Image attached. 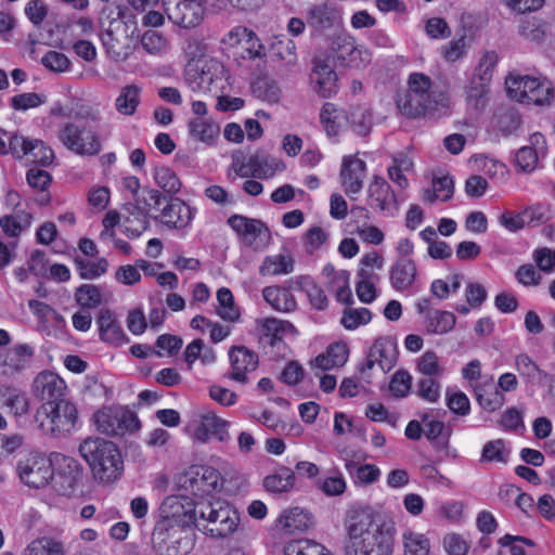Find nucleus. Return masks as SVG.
Returning <instances> with one entry per match:
<instances>
[{
    "mask_svg": "<svg viewBox=\"0 0 555 555\" xmlns=\"http://www.w3.org/2000/svg\"><path fill=\"white\" fill-rule=\"evenodd\" d=\"M56 138L67 150L80 156H95L102 150L98 131L73 121L61 124L56 130Z\"/></svg>",
    "mask_w": 555,
    "mask_h": 555,
    "instance_id": "6",
    "label": "nucleus"
},
{
    "mask_svg": "<svg viewBox=\"0 0 555 555\" xmlns=\"http://www.w3.org/2000/svg\"><path fill=\"white\" fill-rule=\"evenodd\" d=\"M230 370L227 376L241 384L248 383V374L259 364L258 354L244 346H234L229 350Z\"/></svg>",
    "mask_w": 555,
    "mask_h": 555,
    "instance_id": "15",
    "label": "nucleus"
},
{
    "mask_svg": "<svg viewBox=\"0 0 555 555\" xmlns=\"http://www.w3.org/2000/svg\"><path fill=\"white\" fill-rule=\"evenodd\" d=\"M349 122L353 131L359 135H366L371 130L372 116L364 108L356 107L349 113Z\"/></svg>",
    "mask_w": 555,
    "mask_h": 555,
    "instance_id": "61",
    "label": "nucleus"
},
{
    "mask_svg": "<svg viewBox=\"0 0 555 555\" xmlns=\"http://www.w3.org/2000/svg\"><path fill=\"white\" fill-rule=\"evenodd\" d=\"M331 49L341 65L352 68H363L372 59L371 52L364 46L357 44L356 39L347 34L337 35Z\"/></svg>",
    "mask_w": 555,
    "mask_h": 555,
    "instance_id": "13",
    "label": "nucleus"
},
{
    "mask_svg": "<svg viewBox=\"0 0 555 555\" xmlns=\"http://www.w3.org/2000/svg\"><path fill=\"white\" fill-rule=\"evenodd\" d=\"M31 215L26 211H17L14 215H5L0 218V228L9 236H17L30 227Z\"/></svg>",
    "mask_w": 555,
    "mask_h": 555,
    "instance_id": "43",
    "label": "nucleus"
},
{
    "mask_svg": "<svg viewBox=\"0 0 555 555\" xmlns=\"http://www.w3.org/2000/svg\"><path fill=\"white\" fill-rule=\"evenodd\" d=\"M411 387L412 376L409 374V372L399 370L392 375L389 389L395 397H406L410 393Z\"/></svg>",
    "mask_w": 555,
    "mask_h": 555,
    "instance_id": "63",
    "label": "nucleus"
},
{
    "mask_svg": "<svg viewBox=\"0 0 555 555\" xmlns=\"http://www.w3.org/2000/svg\"><path fill=\"white\" fill-rule=\"evenodd\" d=\"M509 449L506 447L505 441L502 439H496L487 442L483 446L481 453V461L485 462H498V463H507L509 456Z\"/></svg>",
    "mask_w": 555,
    "mask_h": 555,
    "instance_id": "52",
    "label": "nucleus"
},
{
    "mask_svg": "<svg viewBox=\"0 0 555 555\" xmlns=\"http://www.w3.org/2000/svg\"><path fill=\"white\" fill-rule=\"evenodd\" d=\"M141 101V88L137 85H127L120 88L115 99V108L122 116H133Z\"/></svg>",
    "mask_w": 555,
    "mask_h": 555,
    "instance_id": "36",
    "label": "nucleus"
},
{
    "mask_svg": "<svg viewBox=\"0 0 555 555\" xmlns=\"http://www.w3.org/2000/svg\"><path fill=\"white\" fill-rule=\"evenodd\" d=\"M320 119L327 134L336 135L339 132L345 116L335 104L325 103L321 109Z\"/></svg>",
    "mask_w": 555,
    "mask_h": 555,
    "instance_id": "48",
    "label": "nucleus"
},
{
    "mask_svg": "<svg viewBox=\"0 0 555 555\" xmlns=\"http://www.w3.org/2000/svg\"><path fill=\"white\" fill-rule=\"evenodd\" d=\"M327 548L312 540H295L284 547V555H328Z\"/></svg>",
    "mask_w": 555,
    "mask_h": 555,
    "instance_id": "46",
    "label": "nucleus"
},
{
    "mask_svg": "<svg viewBox=\"0 0 555 555\" xmlns=\"http://www.w3.org/2000/svg\"><path fill=\"white\" fill-rule=\"evenodd\" d=\"M344 555H392L395 527L364 511L353 509L344 519Z\"/></svg>",
    "mask_w": 555,
    "mask_h": 555,
    "instance_id": "1",
    "label": "nucleus"
},
{
    "mask_svg": "<svg viewBox=\"0 0 555 555\" xmlns=\"http://www.w3.org/2000/svg\"><path fill=\"white\" fill-rule=\"evenodd\" d=\"M293 270L294 259L287 254L267 256L259 267V273L263 276L289 274Z\"/></svg>",
    "mask_w": 555,
    "mask_h": 555,
    "instance_id": "38",
    "label": "nucleus"
},
{
    "mask_svg": "<svg viewBox=\"0 0 555 555\" xmlns=\"http://www.w3.org/2000/svg\"><path fill=\"white\" fill-rule=\"evenodd\" d=\"M507 92L511 99L534 105H547L553 100V89L550 83L530 76H508Z\"/></svg>",
    "mask_w": 555,
    "mask_h": 555,
    "instance_id": "8",
    "label": "nucleus"
},
{
    "mask_svg": "<svg viewBox=\"0 0 555 555\" xmlns=\"http://www.w3.org/2000/svg\"><path fill=\"white\" fill-rule=\"evenodd\" d=\"M75 262L80 276L86 280H92L101 276L106 272L108 267V262L104 258H101L94 262L77 258Z\"/></svg>",
    "mask_w": 555,
    "mask_h": 555,
    "instance_id": "57",
    "label": "nucleus"
},
{
    "mask_svg": "<svg viewBox=\"0 0 555 555\" xmlns=\"http://www.w3.org/2000/svg\"><path fill=\"white\" fill-rule=\"evenodd\" d=\"M75 299L82 308H95L102 302V294L98 286L83 284L76 289Z\"/></svg>",
    "mask_w": 555,
    "mask_h": 555,
    "instance_id": "53",
    "label": "nucleus"
},
{
    "mask_svg": "<svg viewBox=\"0 0 555 555\" xmlns=\"http://www.w3.org/2000/svg\"><path fill=\"white\" fill-rule=\"evenodd\" d=\"M350 273L346 270H339L335 278L327 281V288L335 293L337 301L341 304H351L352 293L349 287Z\"/></svg>",
    "mask_w": 555,
    "mask_h": 555,
    "instance_id": "44",
    "label": "nucleus"
},
{
    "mask_svg": "<svg viewBox=\"0 0 555 555\" xmlns=\"http://www.w3.org/2000/svg\"><path fill=\"white\" fill-rule=\"evenodd\" d=\"M184 360L191 369L196 360H201L205 365L212 364L216 361V354L214 349L206 347L202 339H194L184 350Z\"/></svg>",
    "mask_w": 555,
    "mask_h": 555,
    "instance_id": "42",
    "label": "nucleus"
},
{
    "mask_svg": "<svg viewBox=\"0 0 555 555\" xmlns=\"http://www.w3.org/2000/svg\"><path fill=\"white\" fill-rule=\"evenodd\" d=\"M312 525V514L299 506L285 508L275 520V527L288 534L304 532Z\"/></svg>",
    "mask_w": 555,
    "mask_h": 555,
    "instance_id": "22",
    "label": "nucleus"
},
{
    "mask_svg": "<svg viewBox=\"0 0 555 555\" xmlns=\"http://www.w3.org/2000/svg\"><path fill=\"white\" fill-rule=\"evenodd\" d=\"M221 70L220 64L215 60H195L189 62L185 67V82L193 92L207 93L219 78Z\"/></svg>",
    "mask_w": 555,
    "mask_h": 555,
    "instance_id": "12",
    "label": "nucleus"
},
{
    "mask_svg": "<svg viewBox=\"0 0 555 555\" xmlns=\"http://www.w3.org/2000/svg\"><path fill=\"white\" fill-rule=\"evenodd\" d=\"M371 311L366 308L345 309L341 317V324L347 330H354L360 325H364L371 321Z\"/></svg>",
    "mask_w": 555,
    "mask_h": 555,
    "instance_id": "59",
    "label": "nucleus"
},
{
    "mask_svg": "<svg viewBox=\"0 0 555 555\" xmlns=\"http://www.w3.org/2000/svg\"><path fill=\"white\" fill-rule=\"evenodd\" d=\"M313 90L322 98H331L338 91L336 73L323 61L317 59L310 74Z\"/></svg>",
    "mask_w": 555,
    "mask_h": 555,
    "instance_id": "24",
    "label": "nucleus"
},
{
    "mask_svg": "<svg viewBox=\"0 0 555 555\" xmlns=\"http://www.w3.org/2000/svg\"><path fill=\"white\" fill-rule=\"evenodd\" d=\"M263 299L274 309L282 312H288L295 309L296 300L294 296L280 286H267L262 289Z\"/></svg>",
    "mask_w": 555,
    "mask_h": 555,
    "instance_id": "39",
    "label": "nucleus"
},
{
    "mask_svg": "<svg viewBox=\"0 0 555 555\" xmlns=\"http://www.w3.org/2000/svg\"><path fill=\"white\" fill-rule=\"evenodd\" d=\"M229 422L220 418L214 412H206L199 415V420L194 429L193 439L197 442L205 443L210 438H217L221 442L231 439L228 431Z\"/></svg>",
    "mask_w": 555,
    "mask_h": 555,
    "instance_id": "18",
    "label": "nucleus"
},
{
    "mask_svg": "<svg viewBox=\"0 0 555 555\" xmlns=\"http://www.w3.org/2000/svg\"><path fill=\"white\" fill-rule=\"evenodd\" d=\"M189 478L193 494L209 493L219 487L220 473L210 466H202L191 473Z\"/></svg>",
    "mask_w": 555,
    "mask_h": 555,
    "instance_id": "30",
    "label": "nucleus"
},
{
    "mask_svg": "<svg viewBox=\"0 0 555 555\" xmlns=\"http://www.w3.org/2000/svg\"><path fill=\"white\" fill-rule=\"evenodd\" d=\"M96 323L99 325L100 337L102 340L112 345H122L128 343L125 332L111 310L102 309L99 313Z\"/></svg>",
    "mask_w": 555,
    "mask_h": 555,
    "instance_id": "29",
    "label": "nucleus"
},
{
    "mask_svg": "<svg viewBox=\"0 0 555 555\" xmlns=\"http://www.w3.org/2000/svg\"><path fill=\"white\" fill-rule=\"evenodd\" d=\"M77 421V408L68 400L42 403L35 415V422L40 430L51 437L68 435L75 428Z\"/></svg>",
    "mask_w": 555,
    "mask_h": 555,
    "instance_id": "4",
    "label": "nucleus"
},
{
    "mask_svg": "<svg viewBox=\"0 0 555 555\" xmlns=\"http://www.w3.org/2000/svg\"><path fill=\"white\" fill-rule=\"evenodd\" d=\"M96 428L106 435H122L139 429L135 414L124 408H104L94 414Z\"/></svg>",
    "mask_w": 555,
    "mask_h": 555,
    "instance_id": "11",
    "label": "nucleus"
},
{
    "mask_svg": "<svg viewBox=\"0 0 555 555\" xmlns=\"http://www.w3.org/2000/svg\"><path fill=\"white\" fill-rule=\"evenodd\" d=\"M496 63L498 55L495 52H485L465 88V96L468 105L477 111H482L488 104L490 83Z\"/></svg>",
    "mask_w": 555,
    "mask_h": 555,
    "instance_id": "7",
    "label": "nucleus"
},
{
    "mask_svg": "<svg viewBox=\"0 0 555 555\" xmlns=\"http://www.w3.org/2000/svg\"><path fill=\"white\" fill-rule=\"evenodd\" d=\"M365 175L366 165L362 159L351 155L343 158L340 178L348 195L358 194L362 190Z\"/></svg>",
    "mask_w": 555,
    "mask_h": 555,
    "instance_id": "21",
    "label": "nucleus"
},
{
    "mask_svg": "<svg viewBox=\"0 0 555 555\" xmlns=\"http://www.w3.org/2000/svg\"><path fill=\"white\" fill-rule=\"evenodd\" d=\"M403 555H430L431 542L427 534L406 529L401 534Z\"/></svg>",
    "mask_w": 555,
    "mask_h": 555,
    "instance_id": "35",
    "label": "nucleus"
},
{
    "mask_svg": "<svg viewBox=\"0 0 555 555\" xmlns=\"http://www.w3.org/2000/svg\"><path fill=\"white\" fill-rule=\"evenodd\" d=\"M367 195L371 207L392 214L391 208L396 204V198L385 179L374 176L369 184Z\"/></svg>",
    "mask_w": 555,
    "mask_h": 555,
    "instance_id": "27",
    "label": "nucleus"
},
{
    "mask_svg": "<svg viewBox=\"0 0 555 555\" xmlns=\"http://www.w3.org/2000/svg\"><path fill=\"white\" fill-rule=\"evenodd\" d=\"M66 389L65 382L53 372H41L34 380V391L43 403L66 401Z\"/></svg>",
    "mask_w": 555,
    "mask_h": 555,
    "instance_id": "19",
    "label": "nucleus"
},
{
    "mask_svg": "<svg viewBox=\"0 0 555 555\" xmlns=\"http://www.w3.org/2000/svg\"><path fill=\"white\" fill-rule=\"evenodd\" d=\"M24 555H63L60 543L50 539L35 540L24 551Z\"/></svg>",
    "mask_w": 555,
    "mask_h": 555,
    "instance_id": "62",
    "label": "nucleus"
},
{
    "mask_svg": "<svg viewBox=\"0 0 555 555\" xmlns=\"http://www.w3.org/2000/svg\"><path fill=\"white\" fill-rule=\"evenodd\" d=\"M453 190V180L451 177H438L433 180V189L426 190L423 198L429 203L436 199L448 201L452 197Z\"/></svg>",
    "mask_w": 555,
    "mask_h": 555,
    "instance_id": "47",
    "label": "nucleus"
},
{
    "mask_svg": "<svg viewBox=\"0 0 555 555\" xmlns=\"http://www.w3.org/2000/svg\"><path fill=\"white\" fill-rule=\"evenodd\" d=\"M152 546L158 555L188 554L192 548L190 526L159 520L152 533Z\"/></svg>",
    "mask_w": 555,
    "mask_h": 555,
    "instance_id": "5",
    "label": "nucleus"
},
{
    "mask_svg": "<svg viewBox=\"0 0 555 555\" xmlns=\"http://www.w3.org/2000/svg\"><path fill=\"white\" fill-rule=\"evenodd\" d=\"M538 153L531 146L520 147L515 156V164L520 171L530 173L538 165Z\"/></svg>",
    "mask_w": 555,
    "mask_h": 555,
    "instance_id": "64",
    "label": "nucleus"
},
{
    "mask_svg": "<svg viewBox=\"0 0 555 555\" xmlns=\"http://www.w3.org/2000/svg\"><path fill=\"white\" fill-rule=\"evenodd\" d=\"M193 218L192 209L180 198H171L155 220L168 228L184 229Z\"/></svg>",
    "mask_w": 555,
    "mask_h": 555,
    "instance_id": "23",
    "label": "nucleus"
},
{
    "mask_svg": "<svg viewBox=\"0 0 555 555\" xmlns=\"http://www.w3.org/2000/svg\"><path fill=\"white\" fill-rule=\"evenodd\" d=\"M439 377H422L417 382L416 393L422 399L435 403L440 398V383Z\"/></svg>",
    "mask_w": 555,
    "mask_h": 555,
    "instance_id": "60",
    "label": "nucleus"
},
{
    "mask_svg": "<svg viewBox=\"0 0 555 555\" xmlns=\"http://www.w3.org/2000/svg\"><path fill=\"white\" fill-rule=\"evenodd\" d=\"M188 127L193 138L207 144L212 143L220 131L218 125L203 117L191 119Z\"/></svg>",
    "mask_w": 555,
    "mask_h": 555,
    "instance_id": "41",
    "label": "nucleus"
},
{
    "mask_svg": "<svg viewBox=\"0 0 555 555\" xmlns=\"http://www.w3.org/2000/svg\"><path fill=\"white\" fill-rule=\"evenodd\" d=\"M417 269L413 260L400 258L395 261L389 270L391 286L397 291L411 288L416 280Z\"/></svg>",
    "mask_w": 555,
    "mask_h": 555,
    "instance_id": "28",
    "label": "nucleus"
},
{
    "mask_svg": "<svg viewBox=\"0 0 555 555\" xmlns=\"http://www.w3.org/2000/svg\"><path fill=\"white\" fill-rule=\"evenodd\" d=\"M519 35L526 40L541 42L545 37L544 24L537 18H525L520 23Z\"/></svg>",
    "mask_w": 555,
    "mask_h": 555,
    "instance_id": "58",
    "label": "nucleus"
},
{
    "mask_svg": "<svg viewBox=\"0 0 555 555\" xmlns=\"http://www.w3.org/2000/svg\"><path fill=\"white\" fill-rule=\"evenodd\" d=\"M474 391L479 405L488 412L501 409L505 402L504 393L494 385L492 379L477 384Z\"/></svg>",
    "mask_w": 555,
    "mask_h": 555,
    "instance_id": "31",
    "label": "nucleus"
},
{
    "mask_svg": "<svg viewBox=\"0 0 555 555\" xmlns=\"http://www.w3.org/2000/svg\"><path fill=\"white\" fill-rule=\"evenodd\" d=\"M291 284L294 289L302 291L307 295L310 305L314 309L324 310L327 307L328 300L323 288L310 276H296L291 280Z\"/></svg>",
    "mask_w": 555,
    "mask_h": 555,
    "instance_id": "32",
    "label": "nucleus"
},
{
    "mask_svg": "<svg viewBox=\"0 0 555 555\" xmlns=\"http://www.w3.org/2000/svg\"><path fill=\"white\" fill-rule=\"evenodd\" d=\"M9 153L16 158H23L36 150L42 152L41 165L46 166L52 163L54 157L53 151L47 147L40 140H27L26 138L11 133L9 139Z\"/></svg>",
    "mask_w": 555,
    "mask_h": 555,
    "instance_id": "25",
    "label": "nucleus"
},
{
    "mask_svg": "<svg viewBox=\"0 0 555 555\" xmlns=\"http://www.w3.org/2000/svg\"><path fill=\"white\" fill-rule=\"evenodd\" d=\"M417 370L423 377H440L444 369L439 362V358L434 351H426L420 358Z\"/></svg>",
    "mask_w": 555,
    "mask_h": 555,
    "instance_id": "55",
    "label": "nucleus"
},
{
    "mask_svg": "<svg viewBox=\"0 0 555 555\" xmlns=\"http://www.w3.org/2000/svg\"><path fill=\"white\" fill-rule=\"evenodd\" d=\"M272 62H284L287 66L296 63L295 43L292 40H278L271 44Z\"/></svg>",
    "mask_w": 555,
    "mask_h": 555,
    "instance_id": "51",
    "label": "nucleus"
},
{
    "mask_svg": "<svg viewBox=\"0 0 555 555\" xmlns=\"http://www.w3.org/2000/svg\"><path fill=\"white\" fill-rule=\"evenodd\" d=\"M217 300L220 305V309L218 310V314L221 319L225 321H235L238 319L240 313L238 310L234 307V299L232 292L222 287L217 292Z\"/></svg>",
    "mask_w": 555,
    "mask_h": 555,
    "instance_id": "54",
    "label": "nucleus"
},
{
    "mask_svg": "<svg viewBox=\"0 0 555 555\" xmlns=\"http://www.w3.org/2000/svg\"><path fill=\"white\" fill-rule=\"evenodd\" d=\"M358 276L356 293L362 302L370 304L376 297L375 281L378 280V275L367 271H359Z\"/></svg>",
    "mask_w": 555,
    "mask_h": 555,
    "instance_id": "49",
    "label": "nucleus"
},
{
    "mask_svg": "<svg viewBox=\"0 0 555 555\" xmlns=\"http://www.w3.org/2000/svg\"><path fill=\"white\" fill-rule=\"evenodd\" d=\"M456 323V317L450 311H428L425 317V327L430 334L442 335L450 332Z\"/></svg>",
    "mask_w": 555,
    "mask_h": 555,
    "instance_id": "37",
    "label": "nucleus"
},
{
    "mask_svg": "<svg viewBox=\"0 0 555 555\" xmlns=\"http://www.w3.org/2000/svg\"><path fill=\"white\" fill-rule=\"evenodd\" d=\"M295 472L287 466H280L263 478L262 485L267 492L273 495H287L296 487Z\"/></svg>",
    "mask_w": 555,
    "mask_h": 555,
    "instance_id": "26",
    "label": "nucleus"
},
{
    "mask_svg": "<svg viewBox=\"0 0 555 555\" xmlns=\"http://www.w3.org/2000/svg\"><path fill=\"white\" fill-rule=\"evenodd\" d=\"M153 177L156 184L166 193L176 194L181 189L179 178L169 167H156Z\"/></svg>",
    "mask_w": 555,
    "mask_h": 555,
    "instance_id": "50",
    "label": "nucleus"
},
{
    "mask_svg": "<svg viewBox=\"0 0 555 555\" xmlns=\"http://www.w3.org/2000/svg\"><path fill=\"white\" fill-rule=\"evenodd\" d=\"M253 93L261 101L278 103L281 98V89L278 81L268 77H259L253 83Z\"/></svg>",
    "mask_w": 555,
    "mask_h": 555,
    "instance_id": "45",
    "label": "nucleus"
},
{
    "mask_svg": "<svg viewBox=\"0 0 555 555\" xmlns=\"http://www.w3.org/2000/svg\"><path fill=\"white\" fill-rule=\"evenodd\" d=\"M16 473L25 486L40 489L49 485L54 470L51 461L44 454L29 452L18 460Z\"/></svg>",
    "mask_w": 555,
    "mask_h": 555,
    "instance_id": "9",
    "label": "nucleus"
},
{
    "mask_svg": "<svg viewBox=\"0 0 555 555\" xmlns=\"http://www.w3.org/2000/svg\"><path fill=\"white\" fill-rule=\"evenodd\" d=\"M197 503L182 495L167 496L160 505V520L190 526L194 521V509Z\"/></svg>",
    "mask_w": 555,
    "mask_h": 555,
    "instance_id": "17",
    "label": "nucleus"
},
{
    "mask_svg": "<svg viewBox=\"0 0 555 555\" xmlns=\"http://www.w3.org/2000/svg\"><path fill=\"white\" fill-rule=\"evenodd\" d=\"M228 224L240 235H243L249 244L268 233L266 225L257 219H250L241 215H233L228 219Z\"/></svg>",
    "mask_w": 555,
    "mask_h": 555,
    "instance_id": "34",
    "label": "nucleus"
},
{
    "mask_svg": "<svg viewBox=\"0 0 555 555\" xmlns=\"http://www.w3.org/2000/svg\"><path fill=\"white\" fill-rule=\"evenodd\" d=\"M78 450L96 480L111 483L120 477L124 462L114 442L102 438H87Z\"/></svg>",
    "mask_w": 555,
    "mask_h": 555,
    "instance_id": "2",
    "label": "nucleus"
},
{
    "mask_svg": "<svg viewBox=\"0 0 555 555\" xmlns=\"http://www.w3.org/2000/svg\"><path fill=\"white\" fill-rule=\"evenodd\" d=\"M397 343L391 337H379L370 348L365 362L359 366L362 378L370 383L371 371L377 365L382 373L390 371L397 363Z\"/></svg>",
    "mask_w": 555,
    "mask_h": 555,
    "instance_id": "10",
    "label": "nucleus"
},
{
    "mask_svg": "<svg viewBox=\"0 0 555 555\" xmlns=\"http://www.w3.org/2000/svg\"><path fill=\"white\" fill-rule=\"evenodd\" d=\"M103 47L106 50L108 57L115 62L126 61L129 53L124 51L118 38L115 36L113 29L108 28L101 35Z\"/></svg>",
    "mask_w": 555,
    "mask_h": 555,
    "instance_id": "56",
    "label": "nucleus"
},
{
    "mask_svg": "<svg viewBox=\"0 0 555 555\" xmlns=\"http://www.w3.org/2000/svg\"><path fill=\"white\" fill-rule=\"evenodd\" d=\"M168 18L183 28L198 26L204 17L201 0H168L164 2Z\"/></svg>",
    "mask_w": 555,
    "mask_h": 555,
    "instance_id": "14",
    "label": "nucleus"
},
{
    "mask_svg": "<svg viewBox=\"0 0 555 555\" xmlns=\"http://www.w3.org/2000/svg\"><path fill=\"white\" fill-rule=\"evenodd\" d=\"M194 522L212 538H227L234 533L240 525L238 512L223 501L198 502L194 509Z\"/></svg>",
    "mask_w": 555,
    "mask_h": 555,
    "instance_id": "3",
    "label": "nucleus"
},
{
    "mask_svg": "<svg viewBox=\"0 0 555 555\" xmlns=\"http://www.w3.org/2000/svg\"><path fill=\"white\" fill-rule=\"evenodd\" d=\"M233 166L236 175L240 177L251 175L258 178H270L275 171H281L285 168L283 162L260 155L251 156L247 165L234 160Z\"/></svg>",
    "mask_w": 555,
    "mask_h": 555,
    "instance_id": "20",
    "label": "nucleus"
},
{
    "mask_svg": "<svg viewBox=\"0 0 555 555\" xmlns=\"http://www.w3.org/2000/svg\"><path fill=\"white\" fill-rule=\"evenodd\" d=\"M337 17L335 9L326 3L314 5L307 11L308 24L315 29L332 27Z\"/></svg>",
    "mask_w": 555,
    "mask_h": 555,
    "instance_id": "40",
    "label": "nucleus"
},
{
    "mask_svg": "<svg viewBox=\"0 0 555 555\" xmlns=\"http://www.w3.org/2000/svg\"><path fill=\"white\" fill-rule=\"evenodd\" d=\"M409 102L417 112L435 109L438 100L431 91V80L422 73H414L409 78Z\"/></svg>",
    "mask_w": 555,
    "mask_h": 555,
    "instance_id": "16",
    "label": "nucleus"
},
{
    "mask_svg": "<svg viewBox=\"0 0 555 555\" xmlns=\"http://www.w3.org/2000/svg\"><path fill=\"white\" fill-rule=\"evenodd\" d=\"M515 366L519 376L531 386H543L548 378V374L526 353L515 358Z\"/></svg>",
    "mask_w": 555,
    "mask_h": 555,
    "instance_id": "33",
    "label": "nucleus"
}]
</instances>
